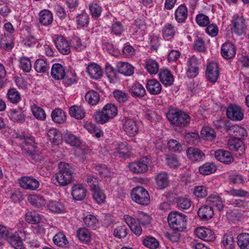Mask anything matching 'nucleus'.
Masks as SVG:
<instances>
[{"label":"nucleus","mask_w":249,"mask_h":249,"mask_svg":"<svg viewBox=\"0 0 249 249\" xmlns=\"http://www.w3.org/2000/svg\"><path fill=\"white\" fill-rule=\"evenodd\" d=\"M55 245L59 247H64L68 244V241L66 236L62 232L56 234L53 238Z\"/></svg>","instance_id":"obj_63"},{"label":"nucleus","mask_w":249,"mask_h":249,"mask_svg":"<svg viewBox=\"0 0 249 249\" xmlns=\"http://www.w3.org/2000/svg\"><path fill=\"white\" fill-rule=\"evenodd\" d=\"M214 156L217 160L225 164H229L233 161V158L231 153L223 149L215 151Z\"/></svg>","instance_id":"obj_16"},{"label":"nucleus","mask_w":249,"mask_h":249,"mask_svg":"<svg viewBox=\"0 0 249 249\" xmlns=\"http://www.w3.org/2000/svg\"><path fill=\"white\" fill-rule=\"evenodd\" d=\"M61 80H63V83L65 86L68 87L76 83L77 78L74 71H70L65 73V75Z\"/></svg>","instance_id":"obj_45"},{"label":"nucleus","mask_w":249,"mask_h":249,"mask_svg":"<svg viewBox=\"0 0 249 249\" xmlns=\"http://www.w3.org/2000/svg\"><path fill=\"white\" fill-rule=\"evenodd\" d=\"M77 236L82 242L87 243L90 241L91 233L87 229L81 228L77 231Z\"/></svg>","instance_id":"obj_50"},{"label":"nucleus","mask_w":249,"mask_h":249,"mask_svg":"<svg viewBox=\"0 0 249 249\" xmlns=\"http://www.w3.org/2000/svg\"><path fill=\"white\" fill-rule=\"evenodd\" d=\"M52 120L56 124H62L64 123L66 117L65 113L61 109L56 108L51 113Z\"/></svg>","instance_id":"obj_34"},{"label":"nucleus","mask_w":249,"mask_h":249,"mask_svg":"<svg viewBox=\"0 0 249 249\" xmlns=\"http://www.w3.org/2000/svg\"><path fill=\"white\" fill-rule=\"evenodd\" d=\"M168 222L173 230L181 231L186 227V216L178 212H173L168 215Z\"/></svg>","instance_id":"obj_3"},{"label":"nucleus","mask_w":249,"mask_h":249,"mask_svg":"<svg viewBox=\"0 0 249 249\" xmlns=\"http://www.w3.org/2000/svg\"><path fill=\"white\" fill-rule=\"evenodd\" d=\"M41 219L40 214L36 211H28L25 214L26 221L31 224L39 223Z\"/></svg>","instance_id":"obj_48"},{"label":"nucleus","mask_w":249,"mask_h":249,"mask_svg":"<svg viewBox=\"0 0 249 249\" xmlns=\"http://www.w3.org/2000/svg\"><path fill=\"white\" fill-rule=\"evenodd\" d=\"M207 202L209 206L215 207L219 211L223 210L224 204L222 198L218 195H210L207 198Z\"/></svg>","instance_id":"obj_22"},{"label":"nucleus","mask_w":249,"mask_h":249,"mask_svg":"<svg viewBox=\"0 0 249 249\" xmlns=\"http://www.w3.org/2000/svg\"><path fill=\"white\" fill-rule=\"evenodd\" d=\"M35 70L39 73H45L48 71L49 66L46 60L38 59L36 60L34 65Z\"/></svg>","instance_id":"obj_46"},{"label":"nucleus","mask_w":249,"mask_h":249,"mask_svg":"<svg viewBox=\"0 0 249 249\" xmlns=\"http://www.w3.org/2000/svg\"><path fill=\"white\" fill-rule=\"evenodd\" d=\"M143 245L150 249H156L159 246V242L154 237L146 236L142 241Z\"/></svg>","instance_id":"obj_57"},{"label":"nucleus","mask_w":249,"mask_h":249,"mask_svg":"<svg viewBox=\"0 0 249 249\" xmlns=\"http://www.w3.org/2000/svg\"><path fill=\"white\" fill-rule=\"evenodd\" d=\"M237 244L240 249H249V234L243 233L237 236Z\"/></svg>","instance_id":"obj_47"},{"label":"nucleus","mask_w":249,"mask_h":249,"mask_svg":"<svg viewBox=\"0 0 249 249\" xmlns=\"http://www.w3.org/2000/svg\"><path fill=\"white\" fill-rule=\"evenodd\" d=\"M226 114L228 118L235 121H241L244 117L241 107L236 105H231L227 109Z\"/></svg>","instance_id":"obj_10"},{"label":"nucleus","mask_w":249,"mask_h":249,"mask_svg":"<svg viewBox=\"0 0 249 249\" xmlns=\"http://www.w3.org/2000/svg\"><path fill=\"white\" fill-rule=\"evenodd\" d=\"M93 170L95 174L103 178L110 177L112 175L110 169L104 164H95Z\"/></svg>","instance_id":"obj_28"},{"label":"nucleus","mask_w":249,"mask_h":249,"mask_svg":"<svg viewBox=\"0 0 249 249\" xmlns=\"http://www.w3.org/2000/svg\"><path fill=\"white\" fill-rule=\"evenodd\" d=\"M64 138L65 142L71 146H78L80 145L79 138L71 133H66L64 136Z\"/></svg>","instance_id":"obj_59"},{"label":"nucleus","mask_w":249,"mask_h":249,"mask_svg":"<svg viewBox=\"0 0 249 249\" xmlns=\"http://www.w3.org/2000/svg\"><path fill=\"white\" fill-rule=\"evenodd\" d=\"M65 69L61 64L55 63L53 65L51 74L53 79L57 80H61L65 75Z\"/></svg>","instance_id":"obj_23"},{"label":"nucleus","mask_w":249,"mask_h":249,"mask_svg":"<svg viewBox=\"0 0 249 249\" xmlns=\"http://www.w3.org/2000/svg\"><path fill=\"white\" fill-rule=\"evenodd\" d=\"M216 166L213 162H206L199 168V173L203 175H208L215 172Z\"/></svg>","instance_id":"obj_40"},{"label":"nucleus","mask_w":249,"mask_h":249,"mask_svg":"<svg viewBox=\"0 0 249 249\" xmlns=\"http://www.w3.org/2000/svg\"><path fill=\"white\" fill-rule=\"evenodd\" d=\"M7 96L8 100L13 104H17L21 100V95L19 92L14 88L8 90Z\"/></svg>","instance_id":"obj_51"},{"label":"nucleus","mask_w":249,"mask_h":249,"mask_svg":"<svg viewBox=\"0 0 249 249\" xmlns=\"http://www.w3.org/2000/svg\"><path fill=\"white\" fill-rule=\"evenodd\" d=\"M55 44L58 51L63 54L67 55L71 52V47L66 39L62 36L57 37Z\"/></svg>","instance_id":"obj_13"},{"label":"nucleus","mask_w":249,"mask_h":249,"mask_svg":"<svg viewBox=\"0 0 249 249\" xmlns=\"http://www.w3.org/2000/svg\"><path fill=\"white\" fill-rule=\"evenodd\" d=\"M197 214L201 220H208L211 219L213 215V208H212V206L209 205H203L198 209Z\"/></svg>","instance_id":"obj_21"},{"label":"nucleus","mask_w":249,"mask_h":249,"mask_svg":"<svg viewBox=\"0 0 249 249\" xmlns=\"http://www.w3.org/2000/svg\"><path fill=\"white\" fill-rule=\"evenodd\" d=\"M168 120L173 124L184 127L190 122V116L183 111L170 108L166 114Z\"/></svg>","instance_id":"obj_1"},{"label":"nucleus","mask_w":249,"mask_h":249,"mask_svg":"<svg viewBox=\"0 0 249 249\" xmlns=\"http://www.w3.org/2000/svg\"><path fill=\"white\" fill-rule=\"evenodd\" d=\"M87 71L89 76L94 79H99L102 77L101 67L96 63H91L87 68Z\"/></svg>","instance_id":"obj_19"},{"label":"nucleus","mask_w":249,"mask_h":249,"mask_svg":"<svg viewBox=\"0 0 249 249\" xmlns=\"http://www.w3.org/2000/svg\"><path fill=\"white\" fill-rule=\"evenodd\" d=\"M48 137L50 142L54 145H58L62 141L61 133L55 128H51L49 130Z\"/></svg>","instance_id":"obj_30"},{"label":"nucleus","mask_w":249,"mask_h":249,"mask_svg":"<svg viewBox=\"0 0 249 249\" xmlns=\"http://www.w3.org/2000/svg\"><path fill=\"white\" fill-rule=\"evenodd\" d=\"M7 241L15 249H24V248L22 240L18 233H12L11 236L8 238Z\"/></svg>","instance_id":"obj_36"},{"label":"nucleus","mask_w":249,"mask_h":249,"mask_svg":"<svg viewBox=\"0 0 249 249\" xmlns=\"http://www.w3.org/2000/svg\"><path fill=\"white\" fill-rule=\"evenodd\" d=\"M195 233L198 238L206 241H213L215 238L213 231L204 227L197 228L196 230Z\"/></svg>","instance_id":"obj_14"},{"label":"nucleus","mask_w":249,"mask_h":249,"mask_svg":"<svg viewBox=\"0 0 249 249\" xmlns=\"http://www.w3.org/2000/svg\"><path fill=\"white\" fill-rule=\"evenodd\" d=\"M112 94L116 100L120 104L124 103L129 98V95L127 93L120 89L114 90Z\"/></svg>","instance_id":"obj_54"},{"label":"nucleus","mask_w":249,"mask_h":249,"mask_svg":"<svg viewBox=\"0 0 249 249\" xmlns=\"http://www.w3.org/2000/svg\"><path fill=\"white\" fill-rule=\"evenodd\" d=\"M53 20V16L51 11L47 10L41 11L39 13V21L44 26L51 24Z\"/></svg>","instance_id":"obj_37"},{"label":"nucleus","mask_w":249,"mask_h":249,"mask_svg":"<svg viewBox=\"0 0 249 249\" xmlns=\"http://www.w3.org/2000/svg\"><path fill=\"white\" fill-rule=\"evenodd\" d=\"M219 70L217 64L211 62L207 66L206 76L207 79L212 83H215L219 77Z\"/></svg>","instance_id":"obj_9"},{"label":"nucleus","mask_w":249,"mask_h":249,"mask_svg":"<svg viewBox=\"0 0 249 249\" xmlns=\"http://www.w3.org/2000/svg\"><path fill=\"white\" fill-rule=\"evenodd\" d=\"M139 124L135 120L124 116L123 128L127 135L130 137L135 136L139 131Z\"/></svg>","instance_id":"obj_7"},{"label":"nucleus","mask_w":249,"mask_h":249,"mask_svg":"<svg viewBox=\"0 0 249 249\" xmlns=\"http://www.w3.org/2000/svg\"><path fill=\"white\" fill-rule=\"evenodd\" d=\"M146 87L148 91L152 95L160 94L162 89L160 83L156 79L148 80Z\"/></svg>","instance_id":"obj_27"},{"label":"nucleus","mask_w":249,"mask_h":249,"mask_svg":"<svg viewBox=\"0 0 249 249\" xmlns=\"http://www.w3.org/2000/svg\"><path fill=\"white\" fill-rule=\"evenodd\" d=\"M177 31V28L173 24L166 23L162 29V36L167 40L172 38Z\"/></svg>","instance_id":"obj_32"},{"label":"nucleus","mask_w":249,"mask_h":249,"mask_svg":"<svg viewBox=\"0 0 249 249\" xmlns=\"http://www.w3.org/2000/svg\"><path fill=\"white\" fill-rule=\"evenodd\" d=\"M129 149L126 143H117L113 149L112 154L119 158H125L128 156Z\"/></svg>","instance_id":"obj_20"},{"label":"nucleus","mask_w":249,"mask_h":249,"mask_svg":"<svg viewBox=\"0 0 249 249\" xmlns=\"http://www.w3.org/2000/svg\"><path fill=\"white\" fill-rule=\"evenodd\" d=\"M32 111L35 117L38 120L44 121L46 118V114L44 109L34 105L32 107Z\"/></svg>","instance_id":"obj_61"},{"label":"nucleus","mask_w":249,"mask_h":249,"mask_svg":"<svg viewBox=\"0 0 249 249\" xmlns=\"http://www.w3.org/2000/svg\"><path fill=\"white\" fill-rule=\"evenodd\" d=\"M137 221L143 226H147L150 224L151 217L148 214L142 212H139L137 217Z\"/></svg>","instance_id":"obj_58"},{"label":"nucleus","mask_w":249,"mask_h":249,"mask_svg":"<svg viewBox=\"0 0 249 249\" xmlns=\"http://www.w3.org/2000/svg\"><path fill=\"white\" fill-rule=\"evenodd\" d=\"M70 47L77 52H81L86 48V44L82 42L79 37L74 36L71 39Z\"/></svg>","instance_id":"obj_44"},{"label":"nucleus","mask_w":249,"mask_h":249,"mask_svg":"<svg viewBox=\"0 0 249 249\" xmlns=\"http://www.w3.org/2000/svg\"><path fill=\"white\" fill-rule=\"evenodd\" d=\"M188 159L193 161L203 160L205 157V154L200 149L195 147H189L186 150Z\"/></svg>","instance_id":"obj_18"},{"label":"nucleus","mask_w":249,"mask_h":249,"mask_svg":"<svg viewBox=\"0 0 249 249\" xmlns=\"http://www.w3.org/2000/svg\"><path fill=\"white\" fill-rule=\"evenodd\" d=\"M106 74L110 83H114L119 79L118 71L110 65H107L105 68Z\"/></svg>","instance_id":"obj_49"},{"label":"nucleus","mask_w":249,"mask_h":249,"mask_svg":"<svg viewBox=\"0 0 249 249\" xmlns=\"http://www.w3.org/2000/svg\"><path fill=\"white\" fill-rule=\"evenodd\" d=\"M188 17V10L184 4L179 5L175 11V18L178 23H184Z\"/></svg>","instance_id":"obj_25"},{"label":"nucleus","mask_w":249,"mask_h":249,"mask_svg":"<svg viewBox=\"0 0 249 249\" xmlns=\"http://www.w3.org/2000/svg\"><path fill=\"white\" fill-rule=\"evenodd\" d=\"M151 163V160L147 157H143L139 161L132 162L129 164L130 171L135 174H143L146 173L148 166Z\"/></svg>","instance_id":"obj_5"},{"label":"nucleus","mask_w":249,"mask_h":249,"mask_svg":"<svg viewBox=\"0 0 249 249\" xmlns=\"http://www.w3.org/2000/svg\"><path fill=\"white\" fill-rule=\"evenodd\" d=\"M24 110L22 108L11 109L9 111L10 119L17 122L22 123L25 119Z\"/></svg>","instance_id":"obj_26"},{"label":"nucleus","mask_w":249,"mask_h":249,"mask_svg":"<svg viewBox=\"0 0 249 249\" xmlns=\"http://www.w3.org/2000/svg\"><path fill=\"white\" fill-rule=\"evenodd\" d=\"M29 202L37 208H41L46 204V200L44 197L40 195H30L28 197Z\"/></svg>","instance_id":"obj_35"},{"label":"nucleus","mask_w":249,"mask_h":249,"mask_svg":"<svg viewBox=\"0 0 249 249\" xmlns=\"http://www.w3.org/2000/svg\"><path fill=\"white\" fill-rule=\"evenodd\" d=\"M47 206L51 212L55 213H61L65 210L64 205L61 202L57 201H50Z\"/></svg>","instance_id":"obj_38"},{"label":"nucleus","mask_w":249,"mask_h":249,"mask_svg":"<svg viewBox=\"0 0 249 249\" xmlns=\"http://www.w3.org/2000/svg\"><path fill=\"white\" fill-rule=\"evenodd\" d=\"M69 113L71 117L81 120L85 117L86 113L83 107L74 105L70 108Z\"/></svg>","instance_id":"obj_33"},{"label":"nucleus","mask_w":249,"mask_h":249,"mask_svg":"<svg viewBox=\"0 0 249 249\" xmlns=\"http://www.w3.org/2000/svg\"><path fill=\"white\" fill-rule=\"evenodd\" d=\"M89 16L86 13H82L76 17L77 25L80 27H87L89 23Z\"/></svg>","instance_id":"obj_64"},{"label":"nucleus","mask_w":249,"mask_h":249,"mask_svg":"<svg viewBox=\"0 0 249 249\" xmlns=\"http://www.w3.org/2000/svg\"><path fill=\"white\" fill-rule=\"evenodd\" d=\"M187 75L188 77H196L198 73V60L193 55L190 57L187 61Z\"/></svg>","instance_id":"obj_11"},{"label":"nucleus","mask_w":249,"mask_h":249,"mask_svg":"<svg viewBox=\"0 0 249 249\" xmlns=\"http://www.w3.org/2000/svg\"><path fill=\"white\" fill-rule=\"evenodd\" d=\"M222 56L226 59L234 57L236 53L235 47L232 43L227 42L223 44L221 48Z\"/></svg>","instance_id":"obj_17"},{"label":"nucleus","mask_w":249,"mask_h":249,"mask_svg":"<svg viewBox=\"0 0 249 249\" xmlns=\"http://www.w3.org/2000/svg\"><path fill=\"white\" fill-rule=\"evenodd\" d=\"M128 234V229L124 225L118 226L113 231L114 236L118 238L122 239L126 237Z\"/></svg>","instance_id":"obj_62"},{"label":"nucleus","mask_w":249,"mask_h":249,"mask_svg":"<svg viewBox=\"0 0 249 249\" xmlns=\"http://www.w3.org/2000/svg\"><path fill=\"white\" fill-rule=\"evenodd\" d=\"M159 76L161 82L165 86H170L174 82L173 75L167 69L161 70Z\"/></svg>","instance_id":"obj_29"},{"label":"nucleus","mask_w":249,"mask_h":249,"mask_svg":"<svg viewBox=\"0 0 249 249\" xmlns=\"http://www.w3.org/2000/svg\"><path fill=\"white\" fill-rule=\"evenodd\" d=\"M131 197L134 201L142 205H147L150 202L148 191L141 186H137L132 189Z\"/></svg>","instance_id":"obj_4"},{"label":"nucleus","mask_w":249,"mask_h":249,"mask_svg":"<svg viewBox=\"0 0 249 249\" xmlns=\"http://www.w3.org/2000/svg\"><path fill=\"white\" fill-rule=\"evenodd\" d=\"M155 180L157 186L160 189H164L169 185L168 175L165 172H161L157 174Z\"/></svg>","instance_id":"obj_24"},{"label":"nucleus","mask_w":249,"mask_h":249,"mask_svg":"<svg viewBox=\"0 0 249 249\" xmlns=\"http://www.w3.org/2000/svg\"><path fill=\"white\" fill-rule=\"evenodd\" d=\"M117 107L112 104H107L102 111H98L95 115V120L100 124H104L113 119L117 114Z\"/></svg>","instance_id":"obj_2"},{"label":"nucleus","mask_w":249,"mask_h":249,"mask_svg":"<svg viewBox=\"0 0 249 249\" xmlns=\"http://www.w3.org/2000/svg\"><path fill=\"white\" fill-rule=\"evenodd\" d=\"M14 47L13 39L12 37L4 35L0 39V48L9 51Z\"/></svg>","instance_id":"obj_43"},{"label":"nucleus","mask_w":249,"mask_h":249,"mask_svg":"<svg viewBox=\"0 0 249 249\" xmlns=\"http://www.w3.org/2000/svg\"><path fill=\"white\" fill-rule=\"evenodd\" d=\"M55 179L59 185L64 186L70 183L72 179V175L57 173L55 175Z\"/></svg>","instance_id":"obj_39"},{"label":"nucleus","mask_w":249,"mask_h":249,"mask_svg":"<svg viewBox=\"0 0 249 249\" xmlns=\"http://www.w3.org/2000/svg\"><path fill=\"white\" fill-rule=\"evenodd\" d=\"M71 194L74 199L81 201L85 198L87 190L83 184H75L71 187Z\"/></svg>","instance_id":"obj_12"},{"label":"nucleus","mask_w":249,"mask_h":249,"mask_svg":"<svg viewBox=\"0 0 249 249\" xmlns=\"http://www.w3.org/2000/svg\"><path fill=\"white\" fill-rule=\"evenodd\" d=\"M130 91L133 97L141 98L146 94L144 88L140 84H135L131 89Z\"/></svg>","instance_id":"obj_42"},{"label":"nucleus","mask_w":249,"mask_h":249,"mask_svg":"<svg viewBox=\"0 0 249 249\" xmlns=\"http://www.w3.org/2000/svg\"><path fill=\"white\" fill-rule=\"evenodd\" d=\"M222 244L227 249H232L234 247V241L233 236L230 232L224 234Z\"/></svg>","instance_id":"obj_56"},{"label":"nucleus","mask_w":249,"mask_h":249,"mask_svg":"<svg viewBox=\"0 0 249 249\" xmlns=\"http://www.w3.org/2000/svg\"><path fill=\"white\" fill-rule=\"evenodd\" d=\"M91 190L92 191L93 198L96 202L98 204H101L104 202L106 196L103 191L99 188V187L93 189Z\"/></svg>","instance_id":"obj_52"},{"label":"nucleus","mask_w":249,"mask_h":249,"mask_svg":"<svg viewBox=\"0 0 249 249\" xmlns=\"http://www.w3.org/2000/svg\"><path fill=\"white\" fill-rule=\"evenodd\" d=\"M116 69L118 72L129 76L134 73V67L127 62L120 61L116 63Z\"/></svg>","instance_id":"obj_15"},{"label":"nucleus","mask_w":249,"mask_h":249,"mask_svg":"<svg viewBox=\"0 0 249 249\" xmlns=\"http://www.w3.org/2000/svg\"><path fill=\"white\" fill-rule=\"evenodd\" d=\"M144 68L149 73L155 74L159 71V65L156 60L148 58L145 60Z\"/></svg>","instance_id":"obj_31"},{"label":"nucleus","mask_w":249,"mask_h":249,"mask_svg":"<svg viewBox=\"0 0 249 249\" xmlns=\"http://www.w3.org/2000/svg\"><path fill=\"white\" fill-rule=\"evenodd\" d=\"M230 130L233 131V134L232 135L235 137V138L238 139L239 140L247 135L246 130L243 127L238 125L231 126Z\"/></svg>","instance_id":"obj_55"},{"label":"nucleus","mask_w":249,"mask_h":249,"mask_svg":"<svg viewBox=\"0 0 249 249\" xmlns=\"http://www.w3.org/2000/svg\"><path fill=\"white\" fill-rule=\"evenodd\" d=\"M20 186L23 189L36 190L39 186V181L31 177H24L19 179Z\"/></svg>","instance_id":"obj_8"},{"label":"nucleus","mask_w":249,"mask_h":249,"mask_svg":"<svg viewBox=\"0 0 249 249\" xmlns=\"http://www.w3.org/2000/svg\"><path fill=\"white\" fill-rule=\"evenodd\" d=\"M201 136L205 140L212 141L216 137L214 130L209 126L203 127L201 131Z\"/></svg>","instance_id":"obj_53"},{"label":"nucleus","mask_w":249,"mask_h":249,"mask_svg":"<svg viewBox=\"0 0 249 249\" xmlns=\"http://www.w3.org/2000/svg\"><path fill=\"white\" fill-rule=\"evenodd\" d=\"M231 25L235 34L241 36L245 33L247 29L246 19L241 14L234 15L231 20Z\"/></svg>","instance_id":"obj_6"},{"label":"nucleus","mask_w":249,"mask_h":249,"mask_svg":"<svg viewBox=\"0 0 249 249\" xmlns=\"http://www.w3.org/2000/svg\"><path fill=\"white\" fill-rule=\"evenodd\" d=\"M85 99L88 104L94 106L97 105L99 102L100 95L97 91L90 90L86 94Z\"/></svg>","instance_id":"obj_41"},{"label":"nucleus","mask_w":249,"mask_h":249,"mask_svg":"<svg viewBox=\"0 0 249 249\" xmlns=\"http://www.w3.org/2000/svg\"><path fill=\"white\" fill-rule=\"evenodd\" d=\"M177 206L180 209H188L191 205L190 199L186 196H179L176 198Z\"/></svg>","instance_id":"obj_60"}]
</instances>
